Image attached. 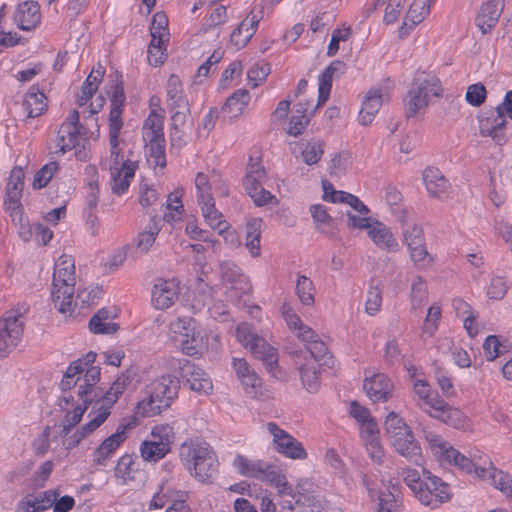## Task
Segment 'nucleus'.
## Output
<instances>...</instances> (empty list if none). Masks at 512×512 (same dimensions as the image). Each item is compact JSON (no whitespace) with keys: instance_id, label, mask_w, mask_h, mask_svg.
Instances as JSON below:
<instances>
[{"instance_id":"f257e3e1","label":"nucleus","mask_w":512,"mask_h":512,"mask_svg":"<svg viewBox=\"0 0 512 512\" xmlns=\"http://www.w3.org/2000/svg\"><path fill=\"white\" fill-rule=\"evenodd\" d=\"M323 200L349 206L353 211L347 212V227L366 230L367 236L380 250L387 253L400 251V244L392 230L383 222L369 216L370 209L356 195L336 190L328 180H322Z\"/></svg>"},{"instance_id":"f03ea898","label":"nucleus","mask_w":512,"mask_h":512,"mask_svg":"<svg viewBox=\"0 0 512 512\" xmlns=\"http://www.w3.org/2000/svg\"><path fill=\"white\" fill-rule=\"evenodd\" d=\"M428 449L440 464L453 465L466 473H473L479 479L489 477L492 485L507 496H512V478L503 470L497 469L487 455L479 456L484 466H478L473 460L463 455L447 442L441 435L431 431L424 434Z\"/></svg>"},{"instance_id":"7ed1b4c3","label":"nucleus","mask_w":512,"mask_h":512,"mask_svg":"<svg viewBox=\"0 0 512 512\" xmlns=\"http://www.w3.org/2000/svg\"><path fill=\"white\" fill-rule=\"evenodd\" d=\"M178 456L190 476L201 483H212L218 473V458L212 446L205 440L187 438L179 447Z\"/></svg>"},{"instance_id":"20e7f679","label":"nucleus","mask_w":512,"mask_h":512,"mask_svg":"<svg viewBox=\"0 0 512 512\" xmlns=\"http://www.w3.org/2000/svg\"><path fill=\"white\" fill-rule=\"evenodd\" d=\"M96 357L97 354L90 351L82 358L72 362L67 367L60 382V387L64 393L76 387V400L80 402L87 401V406H90L93 401L92 396L101 376V368L94 365Z\"/></svg>"},{"instance_id":"39448f33","label":"nucleus","mask_w":512,"mask_h":512,"mask_svg":"<svg viewBox=\"0 0 512 512\" xmlns=\"http://www.w3.org/2000/svg\"><path fill=\"white\" fill-rule=\"evenodd\" d=\"M402 476L404 483L422 505L436 509L452 498L449 484L425 468L422 469V476L412 468L405 469Z\"/></svg>"},{"instance_id":"423d86ee","label":"nucleus","mask_w":512,"mask_h":512,"mask_svg":"<svg viewBox=\"0 0 512 512\" xmlns=\"http://www.w3.org/2000/svg\"><path fill=\"white\" fill-rule=\"evenodd\" d=\"M343 66L342 62L334 61L319 75L317 104L313 105L312 102L302 100L297 102L286 128L287 134L297 137L306 130L316 109L329 99L333 75Z\"/></svg>"},{"instance_id":"0eeeda50","label":"nucleus","mask_w":512,"mask_h":512,"mask_svg":"<svg viewBox=\"0 0 512 512\" xmlns=\"http://www.w3.org/2000/svg\"><path fill=\"white\" fill-rule=\"evenodd\" d=\"M75 260L71 255L62 254L54 263L51 300L62 314H71L75 293Z\"/></svg>"},{"instance_id":"6e6552de","label":"nucleus","mask_w":512,"mask_h":512,"mask_svg":"<svg viewBox=\"0 0 512 512\" xmlns=\"http://www.w3.org/2000/svg\"><path fill=\"white\" fill-rule=\"evenodd\" d=\"M232 467L241 476L253 478L277 489L280 495H291L293 488L285 474L276 465L262 459H250L243 454H236Z\"/></svg>"},{"instance_id":"1a4fd4ad","label":"nucleus","mask_w":512,"mask_h":512,"mask_svg":"<svg viewBox=\"0 0 512 512\" xmlns=\"http://www.w3.org/2000/svg\"><path fill=\"white\" fill-rule=\"evenodd\" d=\"M168 339L188 356L200 355L207 345L198 321L191 316H176L168 324Z\"/></svg>"},{"instance_id":"9d476101","label":"nucleus","mask_w":512,"mask_h":512,"mask_svg":"<svg viewBox=\"0 0 512 512\" xmlns=\"http://www.w3.org/2000/svg\"><path fill=\"white\" fill-rule=\"evenodd\" d=\"M442 91L438 77L425 71L417 72L403 100L407 117H414L424 111L434 97L442 95Z\"/></svg>"},{"instance_id":"9b49d317","label":"nucleus","mask_w":512,"mask_h":512,"mask_svg":"<svg viewBox=\"0 0 512 512\" xmlns=\"http://www.w3.org/2000/svg\"><path fill=\"white\" fill-rule=\"evenodd\" d=\"M138 167L137 161L125 156L121 145L110 146L109 172L111 191L119 196L125 194L135 177Z\"/></svg>"},{"instance_id":"f8f14e48","label":"nucleus","mask_w":512,"mask_h":512,"mask_svg":"<svg viewBox=\"0 0 512 512\" xmlns=\"http://www.w3.org/2000/svg\"><path fill=\"white\" fill-rule=\"evenodd\" d=\"M175 439L176 432L172 425L162 423L153 426L150 431V439H146L140 444L141 458L150 463L162 460L172 451Z\"/></svg>"},{"instance_id":"ddd939ff","label":"nucleus","mask_w":512,"mask_h":512,"mask_svg":"<svg viewBox=\"0 0 512 512\" xmlns=\"http://www.w3.org/2000/svg\"><path fill=\"white\" fill-rule=\"evenodd\" d=\"M236 338L245 349L263 362L269 373L274 374L278 366L277 350L259 337L250 324L240 323L236 327Z\"/></svg>"},{"instance_id":"4468645a","label":"nucleus","mask_w":512,"mask_h":512,"mask_svg":"<svg viewBox=\"0 0 512 512\" xmlns=\"http://www.w3.org/2000/svg\"><path fill=\"white\" fill-rule=\"evenodd\" d=\"M169 20L167 15L158 11L153 15L150 25L151 41L148 46L147 59L151 66L162 65L167 58V47L170 41Z\"/></svg>"},{"instance_id":"2eb2a0df","label":"nucleus","mask_w":512,"mask_h":512,"mask_svg":"<svg viewBox=\"0 0 512 512\" xmlns=\"http://www.w3.org/2000/svg\"><path fill=\"white\" fill-rule=\"evenodd\" d=\"M402 241L414 266L425 270L433 265L435 258L427 250L424 230L420 224L413 222L402 227Z\"/></svg>"},{"instance_id":"dca6fc26","label":"nucleus","mask_w":512,"mask_h":512,"mask_svg":"<svg viewBox=\"0 0 512 512\" xmlns=\"http://www.w3.org/2000/svg\"><path fill=\"white\" fill-rule=\"evenodd\" d=\"M393 88V81L387 78L375 84L366 92L358 114L360 125L368 126L373 122L382 104L391 98Z\"/></svg>"},{"instance_id":"f3484780","label":"nucleus","mask_w":512,"mask_h":512,"mask_svg":"<svg viewBox=\"0 0 512 512\" xmlns=\"http://www.w3.org/2000/svg\"><path fill=\"white\" fill-rule=\"evenodd\" d=\"M25 185V172L21 166H14L5 186L4 209L13 222H21L24 214L21 198Z\"/></svg>"},{"instance_id":"a211bd4d","label":"nucleus","mask_w":512,"mask_h":512,"mask_svg":"<svg viewBox=\"0 0 512 512\" xmlns=\"http://www.w3.org/2000/svg\"><path fill=\"white\" fill-rule=\"evenodd\" d=\"M220 279L226 288V297L231 302L240 301L243 295L252 291L248 276L235 263L224 261L220 264Z\"/></svg>"},{"instance_id":"6ab92c4d","label":"nucleus","mask_w":512,"mask_h":512,"mask_svg":"<svg viewBox=\"0 0 512 512\" xmlns=\"http://www.w3.org/2000/svg\"><path fill=\"white\" fill-rule=\"evenodd\" d=\"M131 423H120L115 432L105 439L92 452V461L96 466H106L129 437Z\"/></svg>"},{"instance_id":"aec40b11","label":"nucleus","mask_w":512,"mask_h":512,"mask_svg":"<svg viewBox=\"0 0 512 512\" xmlns=\"http://www.w3.org/2000/svg\"><path fill=\"white\" fill-rule=\"evenodd\" d=\"M194 184L198 205L215 200L214 193L222 197L229 195L228 185L222 175L215 170L209 173L198 172L195 176Z\"/></svg>"},{"instance_id":"412c9836","label":"nucleus","mask_w":512,"mask_h":512,"mask_svg":"<svg viewBox=\"0 0 512 512\" xmlns=\"http://www.w3.org/2000/svg\"><path fill=\"white\" fill-rule=\"evenodd\" d=\"M266 428L272 435L275 450L279 454L292 460H305L308 457L303 444L276 423L269 422Z\"/></svg>"},{"instance_id":"4be33fe9","label":"nucleus","mask_w":512,"mask_h":512,"mask_svg":"<svg viewBox=\"0 0 512 512\" xmlns=\"http://www.w3.org/2000/svg\"><path fill=\"white\" fill-rule=\"evenodd\" d=\"M23 327L21 315L16 311H8L0 319V351L6 356L20 343Z\"/></svg>"},{"instance_id":"5701e85b","label":"nucleus","mask_w":512,"mask_h":512,"mask_svg":"<svg viewBox=\"0 0 512 512\" xmlns=\"http://www.w3.org/2000/svg\"><path fill=\"white\" fill-rule=\"evenodd\" d=\"M112 408L97 400L88 414L89 421L65 440L66 449L76 447L83 439L97 430L109 417Z\"/></svg>"},{"instance_id":"b1692460","label":"nucleus","mask_w":512,"mask_h":512,"mask_svg":"<svg viewBox=\"0 0 512 512\" xmlns=\"http://www.w3.org/2000/svg\"><path fill=\"white\" fill-rule=\"evenodd\" d=\"M79 119V112L72 110L66 120L60 125L54 141L55 153L63 155L78 145L81 130L83 129Z\"/></svg>"},{"instance_id":"393cba45","label":"nucleus","mask_w":512,"mask_h":512,"mask_svg":"<svg viewBox=\"0 0 512 512\" xmlns=\"http://www.w3.org/2000/svg\"><path fill=\"white\" fill-rule=\"evenodd\" d=\"M180 282L176 278H158L151 289V306L159 311L171 308L180 295Z\"/></svg>"},{"instance_id":"a878e982","label":"nucleus","mask_w":512,"mask_h":512,"mask_svg":"<svg viewBox=\"0 0 512 512\" xmlns=\"http://www.w3.org/2000/svg\"><path fill=\"white\" fill-rule=\"evenodd\" d=\"M87 401L76 400L73 393H64L58 400V406L64 413L61 420L62 432L67 435L83 418L88 410Z\"/></svg>"},{"instance_id":"bb28decb","label":"nucleus","mask_w":512,"mask_h":512,"mask_svg":"<svg viewBox=\"0 0 512 512\" xmlns=\"http://www.w3.org/2000/svg\"><path fill=\"white\" fill-rule=\"evenodd\" d=\"M167 105L173 112L174 122L184 121L185 113L180 110H189L188 100L184 94L183 85L178 75L172 74L167 80L166 86Z\"/></svg>"},{"instance_id":"cd10ccee","label":"nucleus","mask_w":512,"mask_h":512,"mask_svg":"<svg viewBox=\"0 0 512 512\" xmlns=\"http://www.w3.org/2000/svg\"><path fill=\"white\" fill-rule=\"evenodd\" d=\"M507 124L508 120L495 109L479 119V132L483 137H489L495 144L503 146L508 141Z\"/></svg>"},{"instance_id":"c85d7f7f","label":"nucleus","mask_w":512,"mask_h":512,"mask_svg":"<svg viewBox=\"0 0 512 512\" xmlns=\"http://www.w3.org/2000/svg\"><path fill=\"white\" fill-rule=\"evenodd\" d=\"M363 389L371 401L386 402L392 396L394 384L386 374L374 373L365 376Z\"/></svg>"},{"instance_id":"c756f323","label":"nucleus","mask_w":512,"mask_h":512,"mask_svg":"<svg viewBox=\"0 0 512 512\" xmlns=\"http://www.w3.org/2000/svg\"><path fill=\"white\" fill-rule=\"evenodd\" d=\"M423 183L429 196L441 201L450 198L452 188L449 180L435 167H427L423 171Z\"/></svg>"},{"instance_id":"7c9ffc66","label":"nucleus","mask_w":512,"mask_h":512,"mask_svg":"<svg viewBox=\"0 0 512 512\" xmlns=\"http://www.w3.org/2000/svg\"><path fill=\"white\" fill-rule=\"evenodd\" d=\"M434 405L433 409L427 410L431 417L456 429H463L467 426L468 418L459 408L450 406L443 398L441 400L434 399Z\"/></svg>"},{"instance_id":"2f4dec72","label":"nucleus","mask_w":512,"mask_h":512,"mask_svg":"<svg viewBox=\"0 0 512 512\" xmlns=\"http://www.w3.org/2000/svg\"><path fill=\"white\" fill-rule=\"evenodd\" d=\"M125 96L121 87H117L112 98L109 113V144L121 145L119 135L123 127L122 114L124 111Z\"/></svg>"},{"instance_id":"473e14b6","label":"nucleus","mask_w":512,"mask_h":512,"mask_svg":"<svg viewBox=\"0 0 512 512\" xmlns=\"http://www.w3.org/2000/svg\"><path fill=\"white\" fill-rule=\"evenodd\" d=\"M504 9V0H487L479 8L475 24L482 34L490 33L497 25Z\"/></svg>"},{"instance_id":"72a5a7b5","label":"nucleus","mask_w":512,"mask_h":512,"mask_svg":"<svg viewBox=\"0 0 512 512\" xmlns=\"http://www.w3.org/2000/svg\"><path fill=\"white\" fill-rule=\"evenodd\" d=\"M180 376L193 391L208 395L213 390L210 377L201 368L187 360L181 366Z\"/></svg>"},{"instance_id":"f704fd0d","label":"nucleus","mask_w":512,"mask_h":512,"mask_svg":"<svg viewBox=\"0 0 512 512\" xmlns=\"http://www.w3.org/2000/svg\"><path fill=\"white\" fill-rule=\"evenodd\" d=\"M294 363L300 374V380L303 387L309 393H316L320 388V365L316 364L313 358H303L295 356Z\"/></svg>"},{"instance_id":"c9c22d12","label":"nucleus","mask_w":512,"mask_h":512,"mask_svg":"<svg viewBox=\"0 0 512 512\" xmlns=\"http://www.w3.org/2000/svg\"><path fill=\"white\" fill-rule=\"evenodd\" d=\"M297 502L311 507L312 512H322L324 499L318 485L310 478H302L296 484Z\"/></svg>"},{"instance_id":"e433bc0d","label":"nucleus","mask_w":512,"mask_h":512,"mask_svg":"<svg viewBox=\"0 0 512 512\" xmlns=\"http://www.w3.org/2000/svg\"><path fill=\"white\" fill-rule=\"evenodd\" d=\"M59 496L57 490H46L26 495L18 504L17 512H41L52 507Z\"/></svg>"},{"instance_id":"4c0bfd02","label":"nucleus","mask_w":512,"mask_h":512,"mask_svg":"<svg viewBox=\"0 0 512 512\" xmlns=\"http://www.w3.org/2000/svg\"><path fill=\"white\" fill-rule=\"evenodd\" d=\"M15 23L23 31H30L36 28L41 22L40 6L36 1L28 0L17 6Z\"/></svg>"},{"instance_id":"58836bf2","label":"nucleus","mask_w":512,"mask_h":512,"mask_svg":"<svg viewBox=\"0 0 512 512\" xmlns=\"http://www.w3.org/2000/svg\"><path fill=\"white\" fill-rule=\"evenodd\" d=\"M179 384L178 381L171 375H163L154 380L151 384V393L159 399V403L163 404L168 409L173 400L177 398Z\"/></svg>"},{"instance_id":"ea45409f","label":"nucleus","mask_w":512,"mask_h":512,"mask_svg":"<svg viewBox=\"0 0 512 512\" xmlns=\"http://www.w3.org/2000/svg\"><path fill=\"white\" fill-rule=\"evenodd\" d=\"M258 23V15L250 12L232 31L229 41L230 45L236 50L245 47L256 32Z\"/></svg>"},{"instance_id":"a19ab883","label":"nucleus","mask_w":512,"mask_h":512,"mask_svg":"<svg viewBox=\"0 0 512 512\" xmlns=\"http://www.w3.org/2000/svg\"><path fill=\"white\" fill-rule=\"evenodd\" d=\"M116 317L115 308H101L90 318L89 330L93 334H114L119 329V325L114 322Z\"/></svg>"},{"instance_id":"79ce46f5","label":"nucleus","mask_w":512,"mask_h":512,"mask_svg":"<svg viewBox=\"0 0 512 512\" xmlns=\"http://www.w3.org/2000/svg\"><path fill=\"white\" fill-rule=\"evenodd\" d=\"M281 315L289 330L293 332L299 340L310 341L316 336L315 331L303 323L300 316L289 303L282 305Z\"/></svg>"},{"instance_id":"37998d69","label":"nucleus","mask_w":512,"mask_h":512,"mask_svg":"<svg viewBox=\"0 0 512 512\" xmlns=\"http://www.w3.org/2000/svg\"><path fill=\"white\" fill-rule=\"evenodd\" d=\"M325 152V142L320 139L301 140L296 144V157L308 166L320 162Z\"/></svg>"},{"instance_id":"c03bdc74","label":"nucleus","mask_w":512,"mask_h":512,"mask_svg":"<svg viewBox=\"0 0 512 512\" xmlns=\"http://www.w3.org/2000/svg\"><path fill=\"white\" fill-rule=\"evenodd\" d=\"M22 109L28 118H37L48 109L46 95L36 87H31L24 95Z\"/></svg>"},{"instance_id":"a18cd8bd","label":"nucleus","mask_w":512,"mask_h":512,"mask_svg":"<svg viewBox=\"0 0 512 512\" xmlns=\"http://www.w3.org/2000/svg\"><path fill=\"white\" fill-rule=\"evenodd\" d=\"M393 448L399 455L416 465H422L424 462L421 445L413 432L402 440H394Z\"/></svg>"},{"instance_id":"49530a36","label":"nucleus","mask_w":512,"mask_h":512,"mask_svg":"<svg viewBox=\"0 0 512 512\" xmlns=\"http://www.w3.org/2000/svg\"><path fill=\"white\" fill-rule=\"evenodd\" d=\"M139 469L135 457L125 453L119 457L114 468V476L120 485H128L136 480Z\"/></svg>"},{"instance_id":"de8ad7c7","label":"nucleus","mask_w":512,"mask_h":512,"mask_svg":"<svg viewBox=\"0 0 512 512\" xmlns=\"http://www.w3.org/2000/svg\"><path fill=\"white\" fill-rule=\"evenodd\" d=\"M369 497L377 500L375 512H402V500L389 490L377 492L367 486Z\"/></svg>"},{"instance_id":"09e8293b","label":"nucleus","mask_w":512,"mask_h":512,"mask_svg":"<svg viewBox=\"0 0 512 512\" xmlns=\"http://www.w3.org/2000/svg\"><path fill=\"white\" fill-rule=\"evenodd\" d=\"M184 194L183 187H178L168 194L164 212V220L167 223L174 224L182 220L185 213L182 202Z\"/></svg>"},{"instance_id":"8fccbe9b","label":"nucleus","mask_w":512,"mask_h":512,"mask_svg":"<svg viewBox=\"0 0 512 512\" xmlns=\"http://www.w3.org/2000/svg\"><path fill=\"white\" fill-rule=\"evenodd\" d=\"M405 0H375L371 6L367 8V14L370 15L378 8H383V23L392 25L399 19Z\"/></svg>"},{"instance_id":"3c124183","label":"nucleus","mask_w":512,"mask_h":512,"mask_svg":"<svg viewBox=\"0 0 512 512\" xmlns=\"http://www.w3.org/2000/svg\"><path fill=\"white\" fill-rule=\"evenodd\" d=\"M263 220L259 217L250 218L246 222L245 246L252 257H259L261 254V233Z\"/></svg>"},{"instance_id":"603ef678","label":"nucleus","mask_w":512,"mask_h":512,"mask_svg":"<svg viewBox=\"0 0 512 512\" xmlns=\"http://www.w3.org/2000/svg\"><path fill=\"white\" fill-rule=\"evenodd\" d=\"M349 415L356 420L359 426L360 435L373 433L379 429L376 420L372 417L369 409L357 401H352L349 406Z\"/></svg>"},{"instance_id":"864d4df0","label":"nucleus","mask_w":512,"mask_h":512,"mask_svg":"<svg viewBox=\"0 0 512 512\" xmlns=\"http://www.w3.org/2000/svg\"><path fill=\"white\" fill-rule=\"evenodd\" d=\"M164 117H156L155 115H147L143 121L141 135L143 143L146 142H164Z\"/></svg>"},{"instance_id":"5fc2aeb1","label":"nucleus","mask_w":512,"mask_h":512,"mask_svg":"<svg viewBox=\"0 0 512 512\" xmlns=\"http://www.w3.org/2000/svg\"><path fill=\"white\" fill-rule=\"evenodd\" d=\"M262 179L263 178H256L251 175H245L243 179L245 191L257 206L266 205L275 198L269 191L262 187Z\"/></svg>"},{"instance_id":"6e6d98bb","label":"nucleus","mask_w":512,"mask_h":512,"mask_svg":"<svg viewBox=\"0 0 512 512\" xmlns=\"http://www.w3.org/2000/svg\"><path fill=\"white\" fill-rule=\"evenodd\" d=\"M250 93L245 89L236 90L228 97L221 110L230 118L239 117L250 101Z\"/></svg>"},{"instance_id":"4d7b16f0","label":"nucleus","mask_w":512,"mask_h":512,"mask_svg":"<svg viewBox=\"0 0 512 512\" xmlns=\"http://www.w3.org/2000/svg\"><path fill=\"white\" fill-rule=\"evenodd\" d=\"M199 207L205 222L213 230H216L218 233H223L229 227V222L216 208L215 200L199 204Z\"/></svg>"},{"instance_id":"13d9d810","label":"nucleus","mask_w":512,"mask_h":512,"mask_svg":"<svg viewBox=\"0 0 512 512\" xmlns=\"http://www.w3.org/2000/svg\"><path fill=\"white\" fill-rule=\"evenodd\" d=\"M413 389L419 398V406L426 412L428 409L434 408V399H442L437 391L431 389L429 383L424 378L415 379Z\"/></svg>"},{"instance_id":"bf43d9fd","label":"nucleus","mask_w":512,"mask_h":512,"mask_svg":"<svg viewBox=\"0 0 512 512\" xmlns=\"http://www.w3.org/2000/svg\"><path fill=\"white\" fill-rule=\"evenodd\" d=\"M144 149L148 164L154 169H165L167 166L166 140L164 142H146Z\"/></svg>"},{"instance_id":"052dcab7","label":"nucleus","mask_w":512,"mask_h":512,"mask_svg":"<svg viewBox=\"0 0 512 512\" xmlns=\"http://www.w3.org/2000/svg\"><path fill=\"white\" fill-rule=\"evenodd\" d=\"M160 230L158 219L155 216L151 217L147 228L137 235L135 242L137 249L143 253L148 252L154 245Z\"/></svg>"},{"instance_id":"680f3d73","label":"nucleus","mask_w":512,"mask_h":512,"mask_svg":"<svg viewBox=\"0 0 512 512\" xmlns=\"http://www.w3.org/2000/svg\"><path fill=\"white\" fill-rule=\"evenodd\" d=\"M505 342L506 339L503 338L502 336L488 335L482 343L484 358L488 362H493L497 358L508 352Z\"/></svg>"},{"instance_id":"e2e57ef3","label":"nucleus","mask_w":512,"mask_h":512,"mask_svg":"<svg viewBox=\"0 0 512 512\" xmlns=\"http://www.w3.org/2000/svg\"><path fill=\"white\" fill-rule=\"evenodd\" d=\"M360 437L364 442L370 459L376 464H382L385 458V452L380 443L379 429H376L373 433L362 434Z\"/></svg>"},{"instance_id":"0e129e2a","label":"nucleus","mask_w":512,"mask_h":512,"mask_svg":"<svg viewBox=\"0 0 512 512\" xmlns=\"http://www.w3.org/2000/svg\"><path fill=\"white\" fill-rule=\"evenodd\" d=\"M295 293L303 306L315 304L316 289L313 281L305 275H298L295 283Z\"/></svg>"},{"instance_id":"69168bd1","label":"nucleus","mask_w":512,"mask_h":512,"mask_svg":"<svg viewBox=\"0 0 512 512\" xmlns=\"http://www.w3.org/2000/svg\"><path fill=\"white\" fill-rule=\"evenodd\" d=\"M409 300L412 309L421 308L428 300V285L421 276H415L411 280Z\"/></svg>"},{"instance_id":"338daca9","label":"nucleus","mask_w":512,"mask_h":512,"mask_svg":"<svg viewBox=\"0 0 512 512\" xmlns=\"http://www.w3.org/2000/svg\"><path fill=\"white\" fill-rule=\"evenodd\" d=\"M129 382V376L122 373L112 382L110 388L98 400L108 407L113 408L119 397L125 392Z\"/></svg>"},{"instance_id":"774afa93","label":"nucleus","mask_w":512,"mask_h":512,"mask_svg":"<svg viewBox=\"0 0 512 512\" xmlns=\"http://www.w3.org/2000/svg\"><path fill=\"white\" fill-rule=\"evenodd\" d=\"M129 382V376L122 373L112 382L110 388L98 400L108 407L113 408L119 397L125 392Z\"/></svg>"}]
</instances>
